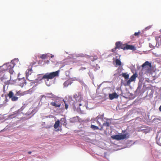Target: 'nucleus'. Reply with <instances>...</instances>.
<instances>
[{"label": "nucleus", "mask_w": 161, "mask_h": 161, "mask_svg": "<svg viewBox=\"0 0 161 161\" xmlns=\"http://www.w3.org/2000/svg\"><path fill=\"white\" fill-rule=\"evenodd\" d=\"M121 48L124 50H134L135 47L132 45H127L126 44H122L121 42H117L115 43V49Z\"/></svg>", "instance_id": "1"}, {"label": "nucleus", "mask_w": 161, "mask_h": 161, "mask_svg": "<svg viewBox=\"0 0 161 161\" xmlns=\"http://www.w3.org/2000/svg\"><path fill=\"white\" fill-rule=\"evenodd\" d=\"M59 73V71L58 70L50 73H47L43 76L42 79H47V81H48L49 79H52L54 77L58 76Z\"/></svg>", "instance_id": "2"}, {"label": "nucleus", "mask_w": 161, "mask_h": 161, "mask_svg": "<svg viewBox=\"0 0 161 161\" xmlns=\"http://www.w3.org/2000/svg\"><path fill=\"white\" fill-rule=\"evenodd\" d=\"M129 135L128 133H126L124 134L113 135L111 136V138L113 139L119 140L128 138H129Z\"/></svg>", "instance_id": "3"}, {"label": "nucleus", "mask_w": 161, "mask_h": 161, "mask_svg": "<svg viewBox=\"0 0 161 161\" xmlns=\"http://www.w3.org/2000/svg\"><path fill=\"white\" fill-rule=\"evenodd\" d=\"M142 67L143 68H147L146 71L147 73H149L151 72V68L152 67V64L148 61H146L142 65Z\"/></svg>", "instance_id": "4"}, {"label": "nucleus", "mask_w": 161, "mask_h": 161, "mask_svg": "<svg viewBox=\"0 0 161 161\" xmlns=\"http://www.w3.org/2000/svg\"><path fill=\"white\" fill-rule=\"evenodd\" d=\"M6 65L7 67V69H9V72L10 74H12L14 72L13 68L15 65V64L14 63V61H12L10 63H7Z\"/></svg>", "instance_id": "5"}, {"label": "nucleus", "mask_w": 161, "mask_h": 161, "mask_svg": "<svg viewBox=\"0 0 161 161\" xmlns=\"http://www.w3.org/2000/svg\"><path fill=\"white\" fill-rule=\"evenodd\" d=\"M138 76V75L136 73L134 74L130 78V79L128 80L127 81L126 84H124L125 86L129 85L131 82L133 81H135L136 80V79Z\"/></svg>", "instance_id": "6"}, {"label": "nucleus", "mask_w": 161, "mask_h": 161, "mask_svg": "<svg viewBox=\"0 0 161 161\" xmlns=\"http://www.w3.org/2000/svg\"><path fill=\"white\" fill-rule=\"evenodd\" d=\"M9 98H11L12 101H17L18 99V97H17L14 96V93L12 91L9 92V93L8 94Z\"/></svg>", "instance_id": "7"}, {"label": "nucleus", "mask_w": 161, "mask_h": 161, "mask_svg": "<svg viewBox=\"0 0 161 161\" xmlns=\"http://www.w3.org/2000/svg\"><path fill=\"white\" fill-rule=\"evenodd\" d=\"M73 98L77 101L80 102L82 99V98L80 92L77 93L73 96Z\"/></svg>", "instance_id": "8"}, {"label": "nucleus", "mask_w": 161, "mask_h": 161, "mask_svg": "<svg viewBox=\"0 0 161 161\" xmlns=\"http://www.w3.org/2000/svg\"><path fill=\"white\" fill-rule=\"evenodd\" d=\"M108 97L110 99L113 100L114 98H117L119 95L116 93L114 92L112 94H109Z\"/></svg>", "instance_id": "9"}, {"label": "nucleus", "mask_w": 161, "mask_h": 161, "mask_svg": "<svg viewBox=\"0 0 161 161\" xmlns=\"http://www.w3.org/2000/svg\"><path fill=\"white\" fill-rule=\"evenodd\" d=\"M19 86L21 87H23L26 84V80L24 78L21 79L19 80Z\"/></svg>", "instance_id": "10"}, {"label": "nucleus", "mask_w": 161, "mask_h": 161, "mask_svg": "<svg viewBox=\"0 0 161 161\" xmlns=\"http://www.w3.org/2000/svg\"><path fill=\"white\" fill-rule=\"evenodd\" d=\"M50 104L52 106L58 108H59L61 106L60 103L55 102H52Z\"/></svg>", "instance_id": "11"}, {"label": "nucleus", "mask_w": 161, "mask_h": 161, "mask_svg": "<svg viewBox=\"0 0 161 161\" xmlns=\"http://www.w3.org/2000/svg\"><path fill=\"white\" fill-rule=\"evenodd\" d=\"M72 83L70 80H68L64 83V87H67L69 85H71Z\"/></svg>", "instance_id": "12"}, {"label": "nucleus", "mask_w": 161, "mask_h": 161, "mask_svg": "<svg viewBox=\"0 0 161 161\" xmlns=\"http://www.w3.org/2000/svg\"><path fill=\"white\" fill-rule=\"evenodd\" d=\"M109 126V123L107 121H105L104 122L103 124V125H102L101 128L99 129V130H102L103 129V126L108 127Z\"/></svg>", "instance_id": "13"}, {"label": "nucleus", "mask_w": 161, "mask_h": 161, "mask_svg": "<svg viewBox=\"0 0 161 161\" xmlns=\"http://www.w3.org/2000/svg\"><path fill=\"white\" fill-rule=\"evenodd\" d=\"M43 97H44L45 98L46 97L53 98L54 97V95L51 93H47L46 96H43Z\"/></svg>", "instance_id": "14"}, {"label": "nucleus", "mask_w": 161, "mask_h": 161, "mask_svg": "<svg viewBox=\"0 0 161 161\" xmlns=\"http://www.w3.org/2000/svg\"><path fill=\"white\" fill-rule=\"evenodd\" d=\"M60 124V121L59 120H58L57 121H56L54 125V127L55 129H57L58 128Z\"/></svg>", "instance_id": "15"}, {"label": "nucleus", "mask_w": 161, "mask_h": 161, "mask_svg": "<svg viewBox=\"0 0 161 161\" xmlns=\"http://www.w3.org/2000/svg\"><path fill=\"white\" fill-rule=\"evenodd\" d=\"M32 73V69L31 68L30 69H27L26 71V75L27 76H28L29 75H30Z\"/></svg>", "instance_id": "16"}, {"label": "nucleus", "mask_w": 161, "mask_h": 161, "mask_svg": "<svg viewBox=\"0 0 161 161\" xmlns=\"http://www.w3.org/2000/svg\"><path fill=\"white\" fill-rule=\"evenodd\" d=\"M122 77H124L126 80L128 79L129 77V75L126 73H122L121 74Z\"/></svg>", "instance_id": "17"}, {"label": "nucleus", "mask_w": 161, "mask_h": 161, "mask_svg": "<svg viewBox=\"0 0 161 161\" xmlns=\"http://www.w3.org/2000/svg\"><path fill=\"white\" fill-rule=\"evenodd\" d=\"M60 121L64 125H65L67 124L66 119L65 118H61Z\"/></svg>", "instance_id": "18"}, {"label": "nucleus", "mask_w": 161, "mask_h": 161, "mask_svg": "<svg viewBox=\"0 0 161 161\" xmlns=\"http://www.w3.org/2000/svg\"><path fill=\"white\" fill-rule=\"evenodd\" d=\"M115 63L117 65L120 66L121 64V63L120 60L117 59L115 60Z\"/></svg>", "instance_id": "19"}, {"label": "nucleus", "mask_w": 161, "mask_h": 161, "mask_svg": "<svg viewBox=\"0 0 161 161\" xmlns=\"http://www.w3.org/2000/svg\"><path fill=\"white\" fill-rule=\"evenodd\" d=\"M97 123L100 126L101 125V123L100 122L99 120L103 121V119L99 118V117L98 116H97Z\"/></svg>", "instance_id": "20"}, {"label": "nucleus", "mask_w": 161, "mask_h": 161, "mask_svg": "<svg viewBox=\"0 0 161 161\" xmlns=\"http://www.w3.org/2000/svg\"><path fill=\"white\" fill-rule=\"evenodd\" d=\"M7 79L6 76L4 75L3 77L0 78V80L2 81H6V79Z\"/></svg>", "instance_id": "21"}, {"label": "nucleus", "mask_w": 161, "mask_h": 161, "mask_svg": "<svg viewBox=\"0 0 161 161\" xmlns=\"http://www.w3.org/2000/svg\"><path fill=\"white\" fill-rule=\"evenodd\" d=\"M91 127L92 129H93V130H98V129H99L98 128V127L97 126H95L94 125H91Z\"/></svg>", "instance_id": "22"}, {"label": "nucleus", "mask_w": 161, "mask_h": 161, "mask_svg": "<svg viewBox=\"0 0 161 161\" xmlns=\"http://www.w3.org/2000/svg\"><path fill=\"white\" fill-rule=\"evenodd\" d=\"M92 57V58H91L92 61H93L95 60H96L98 58L97 56L96 55H95L94 56H93Z\"/></svg>", "instance_id": "23"}, {"label": "nucleus", "mask_w": 161, "mask_h": 161, "mask_svg": "<svg viewBox=\"0 0 161 161\" xmlns=\"http://www.w3.org/2000/svg\"><path fill=\"white\" fill-rule=\"evenodd\" d=\"M47 54H42L40 57L42 59H44L47 58Z\"/></svg>", "instance_id": "24"}, {"label": "nucleus", "mask_w": 161, "mask_h": 161, "mask_svg": "<svg viewBox=\"0 0 161 161\" xmlns=\"http://www.w3.org/2000/svg\"><path fill=\"white\" fill-rule=\"evenodd\" d=\"M140 33H141L140 32H135L134 33V35L135 36H138L140 34Z\"/></svg>", "instance_id": "25"}, {"label": "nucleus", "mask_w": 161, "mask_h": 161, "mask_svg": "<svg viewBox=\"0 0 161 161\" xmlns=\"http://www.w3.org/2000/svg\"><path fill=\"white\" fill-rule=\"evenodd\" d=\"M64 102L65 104V108L66 109H67L68 108V105L66 103L65 101H64Z\"/></svg>", "instance_id": "26"}, {"label": "nucleus", "mask_w": 161, "mask_h": 161, "mask_svg": "<svg viewBox=\"0 0 161 161\" xmlns=\"http://www.w3.org/2000/svg\"><path fill=\"white\" fill-rule=\"evenodd\" d=\"M116 49H115V47L114 48V49H113L111 51L113 52H114L115 51V50H116Z\"/></svg>", "instance_id": "27"}, {"label": "nucleus", "mask_w": 161, "mask_h": 161, "mask_svg": "<svg viewBox=\"0 0 161 161\" xmlns=\"http://www.w3.org/2000/svg\"><path fill=\"white\" fill-rule=\"evenodd\" d=\"M4 71H5V70H0V73H4Z\"/></svg>", "instance_id": "28"}, {"label": "nucleus", "mask_w": 161, "mask_h": 161, "mask_svg": "<svg viewBox=\"0 0 161 161\" xmlns=\"http://www.w3.org/2000/svg\"><path fill=\"white\" fill-rule=\"evenodd\" d=\"M158 109H159V111H160V112H161V105L160 106V107Z\"/></svg>", "instance_id": "29"}, {"label": "nucleus", "mask_w": 161, "mask_h": 161, "mask_svg": "<svg viewBox=\"0 0 161 161\" xmlns=\"http://www.w3.org/2000/svg\"><path fill=\"white\" fill-rule=\"evenodd\" d=\"M80 56L81 57H85V56L83 55V54H82L81 55H80Z\"/></svg>", "instance_id": "30"}, {"label": "nucleus", "mask_w": 161, "mask_h": 161, "mask_svg": "<svg viewBox=\"0 0 161 161\" xmlns=\"http://www.w3.org/2000/svg\"><path fill=\"white\" fill-rule=\"evenodd\" d=\"M31 153V151H29L28 152V153L30 154Z\"/></svg>", "instance_id": "31"}, {"label": "nucleus", "mask_w": 161, "mask_h": 161, "mask_svg": "<svg viewBox=\"0 0 161 161\" xmlns=\"http://www.w3.org/2000/svg\"><path fill=\"white\" fill-rule=\"evenodd\" d=\"M46 85H47L48 86H50V84H47V82H46Z\"/></svg>", "instance_id": "32"}, {"label": "nucleus", "mask_w": 161, "mask_h": 161, "mask_svg": "<svg viewBox=\"0 0 161 161\" xmlns=\"http://www.w3.org/2000/svg\"><path fill=\"white\" fill-rule=\"evenodd\" d=\"M19 92H20V91H18V92H17V94H19Z\"/></svg>", "instance_id": "33"}, {"label": "nucleus", "mask_w": 161, "mask_h": 161, "mask_svg": "<svg viewBox=\"0 0 161 161\" xmlns=\"http://www.w3.org/2000/svg\"><path fill=\"white\" fill-rule=\"evenodd\" d=\"M53 57H54V55H52V56H51V58H53Z\"/></svg>", "instance_id": "34"}, {"label": "nucleus", "mask_w": 161, "mask_h": 161, "mask_svg": "<svg viewBox=\"0 0 161 161\" xmlns=\"http://www.w3.org/2000/svg\"><path fill=\"white\" fill-rule=\"evenodd\" d=\"M79 105L80 106L81 105V103H80V104H79Z\"/></svg>", "instance_id": "35"}, {"label": "nucleus", "mask_w": 161, "mask_h": 161, "mask_svg": "<svg viewBox=\"0 0 161 161\" xmlns=\"http://www.w3.org/2000/svg\"><path fill=\"white\" fill-rule=\"evenodd\" d=\"M88 57H89V56H88Z\"/></svg>", "instance_id": "36"}, {"label": "nucleus", "mask_w": 161, "mask_h": 161, "mask_svg": "<svg viewBox=\"0 0 161 161\" xmlns=\"http://www.w3.org/2000/svg\"><path fill=\"white\" fill-rule=\"evenodd\" d=\"M20 95H22L23 94H20Z\"/></svg>", "instance_id": "37"}, {"label": "nucleus", "mask_w": 161, "mask_h": 161, "mask_svg": "<svg viewBox=\"0 0 161 161\" xmlns=\"http://www.w3.org/2000/svg\"><path fill=\"white\" fill-rule=\"evenodd\" d=\"M1 75H0V76Z\"/></svg>", "instance_id": "38"}]
</instances>
